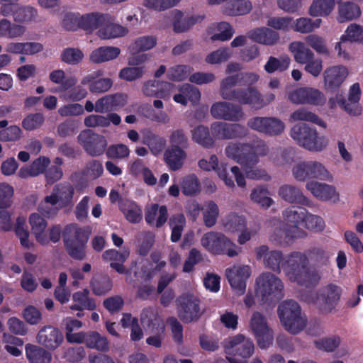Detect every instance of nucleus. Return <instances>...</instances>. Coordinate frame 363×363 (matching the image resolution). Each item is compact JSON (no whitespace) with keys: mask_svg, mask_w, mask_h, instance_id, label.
I'll list each match as a JSON object with an SVG mask.
<instances>
[{"mask_svg":"<svg viewBox=\"0 0 363 363\" xmlns=\"http://www.w3.org/2000/svg\"><path fill=\"white\" fill-rule=\"evenodd\" d=\"M282 267L289 280L300 286H314L322 277L320 270L308 266V256L304 252H291L285 257Z\"/></svg>","mask_w":363,"mask_h":363,"instance_id":"1","label":"nucleus"},{"mask_svg":"<svg viewBox=\"0 0 363 363\" xmlns=\"http://www.w3.org/2000/svg\"><path fill=\"white\" fill-rule=\"evenodd\" d=\"M290 135L298 145L313 152L323 151L329 144L326 136L320 135L315 128L306 123L294 125L290 130Z\"/></svg>","mask_w":363,"mask_h":363,"instance_id":"2","label":"nucleus"},{"mask_svg":"<svg viewBox=\"0 0 363 363\" xmlns=\"http://www.w3.org/2000/svg\"><path fill=\"white\" fill-rule=\"evenodd\" d=\"M200 242L207 252L215 255L235 257L242 252V248L221 232H207L202 235Z\"/></svg>","mask_w":363,"mask_h":363,"instance_id":"3","label":"nucleus"},{"mask_svg":"<svg viewBox=\"0 0 363 363\" xmlns=\"http://www.w3.org/2000/svg\"><path fill=\"white\" fill-rule=\"evenodd\" d=\"M278 314L284 329L291 334H298L306 326V318L301 313V308L295 301L282 302L279 306Z\"/></svg>","mask_w":363,"mask_h":363,"instance_id":"4","label":"nucleus"},{"mask_svg":"<svg viewBox=\"0 0 363 363\" xmlns=\"http://www.w3.org/2000/svg\"><path fill=\"white\" fill-rule=\"evenodd\" d=\"M256 291L263 302H273L284 296V283L275 274L266 272L256 279Z\"/></svg>","mask_w":363,"mask_h":363,"instance_id":"5","label":"nucleus"},{"mask_svg":"<svg viewBox=\"0 0 363 363\" xmlns=\"http://www.w3.org/2000/svg\"><path fill=\"white\" fill-rule=\"evenodd\" d=\"M342 289L340 286L330 284L320 289L315 297L311 298L321 314L335 313L340 301Z\"/></svg>","mask_w":363,"mask_h":363,"instance_id":"6","label":"nucleus"},{"mask_svg":"<svg viewBox=\"0 0 363 363\" xmlns=\"http://www.w3.org/2000/svg\"><path fill=\"white\" fill-rule=\"evenodd\" d=\"M250 329L261 349H267L274 341V332L267 318L259 312H254L250 320Z\"/></svg>","mask_w":363,"mask_h":363,"instance_id":"7","label":"nucleus"},{"mask_svg":"<svg viewBox=\"0 0 363 363\" xmlns=\"http://www.w3.org/2000/svg\"><path fill=\"white\" fill-rule=\"evenodd\" d=\"M179 318L184 323L197 321L202 315L200 300L193 294L186 292L177 299Z\"/></svg>","mask_w":363,"mask_h":363,"instance_id":"8","label":"nucleus"},{"mask_svg":"<svg viewBox=\"0 0 363 363\" xmlns=\"http://www.w3.org/2000/svg\"><path fill=\"white\" fill-rule=\"evenodd\" d=\"M247 125L251 130L270 137L281 135L286 128L284 122L274 116H255L247 121Z\"/></svg>","mask_w":363,"mask_h":363,"instance_id":"9","label":"nucleus"},{"mask_svg":"<svg viewBox=\"0 0 363 363\" xmlns=\"http://www.w3.org/2000/svg\"><path fill=\"white\" fill-rule=\"evenodd\" d=\"M223 349L226 355L250 358L255 352L253 341L242 334H237L225 339Z\"/></svg>","mask_w":363,"mask_h":363,"instance_id":"10","label":"nucleus"},{"mask_svg":"<svg viewBox=\"0 0 363 363\" xmlns=\"http://www.w3.org/2000/svg\"><path fill=\"white\" fill-rule=\"evenodd\" d=\"M235 74L228 75L220 82L219 94L224 100L235 101L240 104L246 105L249 93L247 88H235L239 83Z\"/></svg>","mask_w":363,"mask_h":363,"instance_id":"11","label":"nucleus"},{"mask_svg":"<svg viewBox=\"0 0 363 363\" xmlns=\"http://www.w3.org/2000/svg\"><path fill=\"white\" fill-rule=\"evenodd\" d=\"M361 96V89L359 83L353 84L350 89L347 99H344L341 94L338 93L335 97L329 99V103L332 107L338 104L347 113L352 116H359L361 113L362 108L359 105Z\"/></svg>","mask_w":363,"mask_h":363,"instance_id":"12","label":"nucleus"},{"mask_svg":"<svg viewBox=\"0 0 363 363\" xmlns=\"http://www.w3.org/2000/svg\"><path fill=\"white\" fill-rule=\"evenodd\" d=\"M251 274V267L245 264H235L225 269L226 278L238 296H241L245 292L246 281Z\"/></svg>","mask_w":363,"mask_h":363,"instance_id":"13","label":"nucleus"},{"mask_svg":"<svg viewBox=\"0 0 363 363\" xmlns=\"http://www.w3.org/2000/svg\"><path fill=\"white\" fill-rule=\"evenodd\" d=\"M211 114L216 119L238 122L245 118L242 108L237 104L228 101H218L211 107Z\"/></svg>","mask_w":363,"mask_h":363,"instance_id":"14","label":"nucleus"},{"mask_svg":"<svg viewBox=\"0 0 363 363\" xmlns=\"http://www.w3.org/2000/svg\"><path fill=\"white\" fill-rule=\"evenodd\" d=\"M77 139L84 150L91 156L101 155L107 145L106 140L103 135L94 133L90 130L82 131Z\"/></svg>","mask_w":363,"mask_h":363,"instance_id":"15","label":"nucleus"},{"mask_svg":"<svg viewBox=\"0 0 363 363\" xmlns=\"http://www.w3.org/2000/svg\"><path fill=\"white\" fill-rule=\"evenodd\" d=\"M256 259L262 261L263 265L274 272H281V264L284 262L283 253L280 250H271L262 245L255 249Z\"/></svg>","mask_w":363,"mask_h":363,"instance_id":"16","label":"nucleus"},{"mask_svg":"<svg viewBox=\"0 0 363 363\" xmlns=\"http://www.w3.org/2000/svg\"><path fill=\"white\" fill-rule=\"evenodd\" d=\"M306 189L320 201H332L333 203L340 201V194L333 185L315 180H310L306 184Z\"/></svg>","mask_w":363,"mask_h":363,"instance_id":"17","label":"nucleus"},{"mask_svg":"<svg viewBox=\"0 0 363 363\" xmlns=\"http://www.w3.org/2000/svg\"><path fill=\"white\" fill-rule=\"evenodd\" d=\"M198 165L203 171H214L228 188H235L234 180L228 174L227 164L223 162H220L216 155H211L208 160L201 159L198 162Z\"/></svg>","mask_w":363,"mask_h":363,"instance_id":"18","label":"nucleus"},{"mask_svg":"<svg viewBox=\"0 0 363 363\" xmlns=\"http://www.w3.org/2000/svg\"><path fill=\"white\" fill-rule=\"evenodd\" d=\"M102 70H96L84 75L81 79V84L87 86L93 94H103L108 91L113 86V80L108 77H101Z\"/></svg>","mask_w":363,"mask_h":363,"instance_id":"19","label":"nucleus"},{"mask_svg":"<svg viewBox=\"0 0 363 363\" xmlns=\"http://www.w3.org/2000/svg\"><path fill=\"white\" fill-rule=\"evenodd\" d=\"M213 140H228L245 135V128L238 123L214 122L211 125Z\"/></svg>","mask_w":363,"mask_h":363,"instance_id":"20","label":"nucleus"},{"mask_svg":"<svg viewBox=\"0 0 363 363\" xmlns=\"http://www.w3.org/2000/svg\"><path fill=\"white\" fill-rule=\"evenodd\" d=\"M191 206L196 214L201 211L203 223L206 227L211 228L216 225L220 215L219 206L216 201L207 200L201 206L194 202Z\"/></svg>","mask_w":363,"mask_h":363,"instance_id":"21","label":"nucleus"},{"mask_svg":"<svg viewBox=\"0 0 363 363\" xmlns=\"http://www.w3.org/2000/svg\"><path fill=\"white\" fill-rule=\"evenodd\" d=\"M348 75V69L343 65H334L326 68L323 72L325 89L329 91L337 89Z\"/></svg>","mask_w":363,"mask_h":363,"instance_id":"22","label":"nucleus"},{"mask_svg":"<svg viewBox=\"0 0 363 363\" xmlns=\"http://www.w3.org/2000/svg\"><path fill=\"white\" fill-rule=\"evenodd\" d=\"M250 144L230 143L225 147V152L228 157L236 161L240 165L244 163L257 162L256 156L250 153Z\"/></svg>","mask_w":363,"mask_h":363,"instance_id":"23","label":"nucleus"},{"mask_svg":"<svg viewBox=\"0 0 363 363\" xmlns=\"http://www.w3.org/2000/svg\"><path fill=\"white\" fill-rule=\"evenodd\" d=\"M164 18L172 21L173 30L177 33L188 31L194 25L202 20L200 16H184L179 10H174Z\"/></svg>","mask_w":363,"mask_h":363,"instance_id":"24","label":"nucleus"},{"mask_svg":"<svg viewBox=\"0 0 363 363\" xmlns=\"http://www.w3.org/2000/svg\"><path fill=\"white\" fill-rule=\"evenodd\" d=\"M37 342L49 350L57 349L63 342L62 333L51 325L43 327L38 332Z\"/></svg>","mask_w":363,"mask_h":363,"instance_id":"25","label":"nucleus"},{"mask_svg":"<svg viewBox=\"0 0 363 363\" xmlns=\"http://www.w3.org/2000/svg\"><path fill=\"white\" fill-rule=\"evenodd\" d=\"M279 196L289 203L311 206V200L306 197L301 189L296 185L285 184L278 189Z\"/></svg>","mask_w":363,"mask_h":363,"instance_id":"26","label":"nucleus"},{"mask_svg":"<svg viewBox=\"0 0 363 363\" xmlns=\"http://www.w3.org/2000/svg\"><path fill=\"white\" fill-rule=\"evenodd\" d=\"M174 87V84L167 82L150 80L144 84L143 92L147 96L169 99Z\"/></svg>","mask_w":363,"mask_h":363,"instance_id":"27","label":"nucleus"},{"mask_svg":"<svg viewBox=\"0 0 363 363\" xmlns=\"http://www.w3.org/2000/svg\"><path fill=\"white\" fill-rule=\"evenodd\" d=\"M179 93L173 96V100L184 106H186L188 102H191L192 105H196L201 99V92L199 89L193 85L185 83L179 85L177 87Z\"/></svg>","mask_w":363,"mask_h":363,"instance_id":"28","label":"nucleus"},{"mask_svg":"<svg viewBox=\"0 0 363 363\" xmlns=\"http://www.w3.org/2000/svg\"><path fill=\"white\" fill-rule=\"evenodd\" d=\"M129 255L130 251L128 249H125L121 252L115 249H110L103 253L102 258L106 262H110L111 267L119 274H128L129 271L125 269L123 263L128 258Z\"/></svg>","mask_w":363,"mask_h":363,"instance_id":"29","label":"nucleus"},{"mask_svg":"<svg viewBox=\"0 0 363 363\" xmlns=\"http://www.w3.org/2000/svg\"><path fill=\"white\" fill-rule=\"evenodd\" d=\"M187 158L185 150L180 147H168L163 154V160L168 167L172 171L180 169Z\"/></svg>","mask_w":363,"mask_h":363,"instance_id":"30","label":"nucleus"},{"mask_svg":"<svg viewBox=\"0 0 363 363\" xmlns=\"http://www.w3.org/2000/svg\"><path fill=\"white\" fill-rule=\"evenodd\" d=\"M275 100V94L273 92H267L262 94L255 86L249 87V93L247 104L252 108L259 110Z\"/></svg>","mask_w":363,"mask_h":363,"instance_id":"31","label":"nucleus"},{"mask_svg":"<svg viewBox=\"0 0 363 363\" xmlns=\"http://www.w3.org/2000/svg\"><path fill=\"white\" fill-rule=\"evenodd\" d=\"M74 188L69 184H57L54 186L50 196L61 207H72L73 206Z\"/></svg>","mask_w":363,"mask_h":363,"instance_id":"32","label":"nucleus"},{"mask_svg":"<svg viewBox=\"0 0 363 363\" xmlns=\"http://www.w3.org/2000/svg\"><path fill=\"white\" fill-rule=\"evenodd\" d=\"M128 33V29L121 25L114 23L112 18L108 15V20L97 31V35L104 40L121 38Z\"/></svg>","mask_w":363,"mask_h":363,"instance_id":"33","label":"nucleus"},{"mask_svg":"<svg viewBox=\"0 0 363 363\" xmlns=\"http://www.w3.org/2000/svg\"><path fill=\"white\" fill-rule=\"evenodd\" d=\"M247 35L252 40L265 45H274L279 40V33L267 27H260L251 30Z\"/></svg>","mask_w":363,"mask_h":363,"instance_id":"34","label":"nucleus"},{"mask_svg":"<svg viewBox=\"0 0 363 363\" xmlns=\"http://www.w3.org/2000/svg\"><path fill=\"white\" fill-rule=\"evenodd\" d=\"M167 209L165 206L151 204L145 209V221L157 228L162 226L167 220Z\"/></svg>","mask_w":363,"mask_h":363,"instance_id":"35","label":"nucleus"},{"mask_svg":"<svg viewBox=\"0 0 363 363\" xmlns=\"http://www.w3.org/2000/svg\"><path fill=\"white\" fill-rule=\"evenodd\" d=\"M121 50L114 46H101L94 49L89 55V60L92 64H101L116 59Z\"/></svg>","mask_w":363,"mask_h":363,"instance_id":"36","label":"nucleus"},{"mask_svg":"<svg viewBox=\"0 0 363 363\" xmlns=\"http://www.w3.org/2000/svg\"><path fill=\"white\" fill-rule=\"evenodd\" d=\"M337 21L340 23L356 20L361 16L360 7L352 1H337Z\"/></svg>","mask_w":363,"mask_h":363,"instance_id":"37","label":"nucleus"},{"mask_svg":"<svg viewBox=\"0 0 363 363\" xmlns=\"http://www.w3.org/2000/svg\"><path fill=\"white\" fill-rule=\"evenodd\" d=\"M295 157V151L291 147H277L269 155V160L274 165L283 167L292 163Z\"/></svg>","mask_w":363,"mask_h":363,"instance_id":"38","label":"nucleus"},{"mask_svg":"<svg viewBox=\"0 0 363 363\" xmlns=\"http://www.w3.org/2000/svg\"><path fill=\"white\" fill-rule=\"evenodd\" d=\"M143 143L146 145L151 153L155 156L160 155L167 145V140L164 137L157 135L151 130H145L143 133Z\"/></svg>","mask_w":363,"mask_h":363,"instance_id":"39","label":"nucleus"},{"mask_svg":"<svg viewBox=\"0 0 363 363\" xmlns=\"http://www.w3.org/2000/svg\"><path fill=\"white\" fill-rule=\"evenodd\" d=\"M298 237L296 233V228H291L286 223L276 221L274 224V230L271 239L278 243L286 242Z\"/></svg>","mask_w":363,"mask_h":363,"instance_id":"40","label":"nucleus"},{"mask_svg":"<svg viewBox=\"0 0 363 363\" xmlns=\"http://www.w3.org/2000/svg\"><path fill=\"white\" fill-rule=\"evenodd\" d=\"M29 223L37 241L42 245L48 244V240L45 233L48 225L46 220L38 213H33L30 216Z\"/></svg>","mask_w":363,"mask_h":363,"instance_id":"41","label":"nucleus"},{"mask_svg":"<svg viewBox=\"0 0 363 363\" xmlns=\"http://www.w3.org/2000/svg\"><path fill=\"white\" fill-rule=\"evenodd\" d=\"M283 216L286 223L291 228H296V233L299 236L301 232L298 225L304 222L306 210L303 208H289L284 211Z\"/></svg>","mask_w":363,"mask_h":363,"instance_id":"42","label":"nucleus"},{"mask_svg":"<svg viewBox=\"0 0 363 363\" xmlns=\"http://www.w3.org/2000/svg\"><path fill=\"white\" fill-rule=\"evenodd\" d=\"M289 50L294 56L296 62L300 64L306 63L314 58V53L301 41H294L289 45Z\"/></svg>","mask_w":363,"mask_h":363,"instance_id":"43","label":"nucleus"},{"mask_svg":"<svg viewBox=\"0 0 363 363\" xmlns=\"http://www.w3.org/2000/svg\"><path fill=\"white\" fill-rule=\"evenodd\" d=\"M108 15L99 13H90L81 16V28L89 33L100 28L107 21Z\"/></svg>","mask_w":363,"mask_h":363,"instance_id":"44","label":"nucleus"},{"mask_svg":"<svg viewBox=\"0 0 363 363\" xmlns=\"http://www.w3.org/2000/svg\"><path fill=\"white\" fill-rule=\"evenodd\" d=\"M192 140L204 148H212L215 145L213 136H211L208 127L200 125L191 130Z\"/></svg>","mask_w":363,"mask_h":363,"instance_id":"45","label":"nucleus"},{"mask_svg":"<svg viewBox=\"0 0 363 363\" xmlns=\"http://www.w3.org/2000/svg\"><path fill=\"white\" fill-rule=\"evenodd\" d=\"M26 354L30 363H50L52 359V354L48 351L31 344L26 345Z\"/></svg>","mask_w":363,"mask_h":363,"instance_id":"46","label":"nucleus"},{"mask_svg":"<svg viewBox=\"0 0 363 363\" xmlns=\"http://www.w3.org/2000/svg\"><path fill=\"white\" fill-rule=\"evenodd\" d=\"M257 162L254 163H244L242 166L247 178L252 180L270 181L272 177L264 168L257 167L259 159L256 157Z\"/></svg>","mask_w":363,"mask_h":363,"instance_id":"47","label":"nucleus"},{"mask_svg":"<svg viewBox=\"0 0 363 363\" xmlns=\"http://www.w3.org/2000/svg\"><path fill=\"white\" fill-rule=\"evenodd\" d=\"M88 235L84 229L75 224H71L67 226L64 234L65 244L86 242Z\"/></svg>","mask_w":363,"mask_h":363,"instance_id":"48","label":"nucleus"},{"mask_svg":"<svg viewBox=\"0 0 363 363\" xmlns=\"http://www.w3.org/2000/svg\"><path fill=\"white\" fill-rule=\"evenodd\" d=\"M157 45V38L152 35H143L135 38L129 45L128 50L133 54L150 50Z\"/></svg>","mask_w":363,"mask_h":363,"instance_id":"49","label":"nucleus"},{"mask_svg":"<svg viewBox=\"0 0 363 363\" xmlns=\"http://www.w3.org/2000/svg\"><path fill=\"white\" fill-rule=\"evenodd\" d=\"M291 64V59L287 55H281L279 57L270 56L264 66V70L272 74L275 72L286 70Z\"/></svg>","mask_w":363,"mask_h":363,"instance_id":"50","label":"nucleus"},{"mask_svg":"<svg viewBox=\"0 0 363 363\" xmlns=\"http://www.w3.org/2000/svg\"><path fill=\"white\" fill-rule=\"evenodd\" d=\"M291 121H307L313 123L320 127L326 128V123L320 119L315 113L306 108H299L294 111L290 116Z\"/></svg>","mask_w":363,"mask_h":363,"instance_id":"51","label":"nucleus"},{"mask_svg":"<svg viewBox=\"0 0 363 363\" xmlns=\"http://www.w3.org/2000/svg\"><path fill=\"white\" fill-rule=\"evenodd\" d=\"M84 344L88 348L101 352L107 351L109 347L107 338L96 331L86 333Z\"/></svg>","mask_w":363,"mask_h":363,"instance_id":"52","label":"nucleus"},{"mask_svg":"<svg viewBox=\"0 0 363 363\" xmlns=\"http://www.w3.org/2000/svg\"><path fill=\"white\" fill-rule=\"evenodd\" d=\"M310 179L331 182L333 176L323 163L317 160H310Z\"/></svg>","mask_w":363,"mask_h":363,"instance_id":"53","label":"nucleus"},{"mask_svg":"<svg viewBox=\"0 0 363 363\" xmlns=\"http://www.w3.org/2000/svg\"><path fill=\"white\" fill-rule=\"evenodd\" d=\"M334 7L335 0H313L309 8V14L314 17L328 16Z\"/></svg>","mask_w":363,"mask_h":363,"instance_id":"54","label":"nucleus"},{"mask_svg":"<svg viewBox=\"0 0 363 363\" xmlns=\"http://www.w3.org/2000/svg\"><path fill=\"white\" fill-rule=\"evenodd\" d=\"M25 31V27L23 26L11 23L7 19L0 21V37L16 38L22 36Z\"/></svg>","mask_w":363,"mask_h":363,"instance_id":"55","label":"nucleus"},{"mask_svg":"<svg viewBox=\"0 0 363 363\" xmlns=\"http://www.w3.org/2000/svg\"><path fill=\"white\" fill-rule=\"evenodd\" d=\"M49 79L55 84H60V91H67L77 82L75 77H66L65 72L62 69H55L49 74Z\"/></svg>","mask_w":363,"mask_h":363,"instance_id":"56","label":"nucleus"},{"mask_svg":"<svg viewBox=\"0 0 363 363\" xmlns=\"http://www.w3.org/2000/svg\"><path fill=\"white\" fill-rule=\"evenodd\" d=\"M120 208L129 222L137 223L142 220V209L135 202L126 201L121 203Z\"/></svg>","mask_w":363,"mask_h":363,"instance_id":"57","label":"nucleus"},{"mask_svg":"<svg viewBox=\"0 0 363 363\" xmlns=\"http://www.w3.org/2000/svg\"><path fill=\"white\" fill-rule=\"evenodd\" d=\"M222 226L225 232L235 233L245 228V220L243 217L232 213L223 219Z\"/></svg>","mask_w":363,"mask_h":363,"instance_id":"58","label":"nucleus"},{"mask_svg":"<svg viewBox=\"0 0 363 363\" xmlns=\"http://www.w3.org/2000/svg\"><path fill=\"white\" fill-rule=\"evenodd\" d=\"M252 9L250 1L235 0L225 8L224 12L229 16H242L250 13Z\"/></svg>","mask_w":363,"mask_h":363,"instance_id":"59","label":"nucleus"},{"mask_svg":"<svg viewBox=\"0 0 363 363\" xmlns=\"http://www.w3.org/2000/svg\"><path fill=\"white\" fill-rule=\"evenodd\" d=\"M267 195V189L265 186H259L252 190L250 196L253 202L257 203L262 208H268L274 203V201Z\"/></svg>","mask_w":363,"mask_h":363,"instance_id":"60","label":"nucleus"},{"mask_svg":"<svg viewBox=\"0 0 363 363\" xmlns=\"http://www.w3.org/2000/svg\"><path fill=\"white\" fill-rule=\"evenodd\" d=\"M291 175L297 182H306L310 179V160L299 161L294 164Z\"/></svg>","mask_w":363,"mask_h":363,"instance_id":"61","label":"nucleus"},{"mask_svg":"<svg viewBox=\"0 0 363 363\" xmlns=\"http://www.w3.org/2000/svg\"><path fill=\"white\" fill-rule=\"evenodd\" d=\"M60 209L50 195L46 196L38 206V211L48 218L55 217Z\"/></svg>","mask_w":363,"mask_h":363,"instance_id":"62","label":"nucleus"},{"mask_svg":"<svg viewBox=\"0 0 363 363\" xmlns=\"http://www.w3.org/2000/svg\"><path fill=\"white\" fill-rule=\"evenodd\" d=\"M305 253L308 256V262L311 261L313 267L325 266L328 262L329 255L323 248L313 247Z\"/></svg>","mask_w":363,"mask_h":363,"instance_id":"63","label":"nucleus"},{"mask_svg":"<svg viewBox=\"0 0 363 363\" xmlns=\"http://www.w3.org/2000/svg\"><path fill=\"white\" fill-rule=\"evenodd\" d=\"M321 22L322 21L320 18L313 21L309 18H299L296 21L292 28L296 32L309 33L318 28L320 26Z\"/></svg>","mask_w":363,"mask_h":363,"instance_id":"64","label":"nucleus"}]
</instances>
